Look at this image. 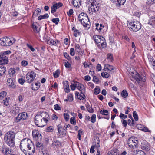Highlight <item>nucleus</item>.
<instances>
[{"label": "nucleus", "instance_id": "f257e3e1", "mask_svg": "<svg viewBox=\"0 0 155 155\" xmlns=\"http://www.w3.org/2000/svg\"><path fill=\"white\" fill-rule=\"evenodd\" d=\"M20 147L26 155H32L35 151L34 145L29 139H23L20 143Z\"/></svg>", "mask_w": 155, "mask_h": 155}, {"label": "nucleus", "instance_id": "f03ea898", "mask_svg": "<svg viewBox=\"0 0 155 155\" xmlns=\"http://www.w3.org/2000/svg\"><path fill=\"white\" fill-rule=\"evenodd\" d=\"M49 117L48 114L45 112L38 113L35 118V124L38 127H44L48 121Z\"/></svg>", "mask_w": 155, "mask_h": 155}, {"label": "nucleus", "instance_id": "7ed1b4c3", "mask_svg": "<svg viewBox=\"0 0 155 155\" xmlns=\"http://www.w3.org/2000/svg\"><path fill=\"white\" fill-rule=\"evenodd\" d=\"M15 136V134L12 131L8 132L5 135L4 141L8 145L11 147H14Z\"/></svg>", "mask_w": 155, "mask_h": 155}, {"label": "nucleus", "instance_id": "20e7f679", "mask_svg": "<svg viewBox=\"0 0 155 155\" xmlns=\"http://www.w3.org/2000/svg\"><path fill=\"white\" fill-rule=\"evenodd\" d=\"M93 38L97 46L100 49H102L106 47V42L103 37L100 35H94Z\"/></svg>", "mask_w": 155, "mask_h": 155}, {"label": "nucleus", "instance_id": "39448f33", "mask_svg": "<svg viewBox=\"0 0 155 155\" xmlns=\"http://www.w3.org/2000/svg\"><path fill=\"white\" fill-rule=\"evenodd\" d=\"M128 26L130 29L133 31L137 32L141 28L140 23L137 21L134 20L130 22Z\"/></svg>", "mask_w": 155, "mask_h": 155}, {"label": "nucleus", "instance_id": "423d86ee", "mask_svg": "<svg viewBox=\"0 0 155 155\" xmlns=\"http://www.w3.org/2000/svg\"><path fill=\"white\" fill-rule=\"evenodd\" d=\"M15 40L12 38H9L7 37H4L0 39V44L4 46H10L15 42Z\"/></svg>", "mask_w": 155, "mask_h": 155}, {"label": "nucleus", "instance_id": "0eeeda50", "mask_svg": "<svg viewBox=\"0 0 155 155\" xmlns=\"http://www.w3.org/2000/svg\"><path fill=\"white\" fill-rule=\"evenodd\" d=\"M79 20L83 26L87 27L89 25V19L87 14L81 13L78 16Z\"/></svg>", "mask_w": 155, "mask_h": 155}, {"label": "nucleus", "instance_id": "6e6552de", "mask_svg": "<svg viewBox=\"0 0 155 155\" xmlns=\"http://www.w3.org/2000/svg\"><path fill=\"white\" fill-rule=\"evenodd\" d=\"M136 73L134 75V73L132 72L130 74L132 77H130V78L133 81L135 80L139 85H141L142 82H144L146 81V78L144 76L143 78L142 77L136 72Z\"/></svg>", "mask_w": 155, "mask_h": 155}, {"label": "nucleus", "instance_id": "1a4fd4ad", "mask_svg": "<svg viewBox=\"0 0 155 155\" xmlns=\"http://www.w3.org/2000/svg\"><path fill=\"white\" fill-rule=\"evenodd\" d=\"M100 8L99 4H95L93 2L91 3V5L89 8V11L90 14L95 13L99 10Z\"/></svg>", "mask_w": 155, "mask_h": 155}, {"label": "nucleus", "instance_id": "9d476101", "mask_svg": "<svg viewBox=\"0 0 155 155\" xmlns=\"http://www.w3.org/2000/svg\"><path fill=\"white\" fill-rule=\"evenodd\" d=\"M28 117L27 114L25 112L20 113L18 116L15 118V121L18 123L21 120H25Z\"/></svg>", "mask_w": 155, "mask_h": 155}, {"label": "nucleus", "instance_id": "9b49d317", "mask_svg": "<svg viewBox=\"0 0 155 155\" xmlns=\"http://www.w3.org/2000/svg\"><path fill=\"white\" fill-rule=\"evenodd\" d=\"M36 76V74L33 71L28 72L26 75V78L28 83H31Z\"/></svg>", "mask_w": 155, "mask_h": 155}, {"label": "nucleus", "instance_id": "f8f14e48", "mask_svg": "<svg viewBox=\"0 0 155 155\" xmlns=\"http://www.w3.org/2000/svg\"><path fill=\"white\" fill-rule=\"evenodd\" d=\"M63 5L62 3L60 2L54 4L51 8V12L54 13L56 11V9Z\"/></svg>", "mask_w": 155, "mask_h": 155}, {"label": "nucleus", "instance_id": "ddd939ff", "mask_svg": "<svg viewBox=\"0 0 155 155\" xmlns=\"http://www.w3.org/2000/svg\"><path fill=\"white\" fill-rule=\"evenodd\" d=\"M32 28L35 32L38 33L40 31V27L37 22H33L32 25Z\"/></svg>", "mask_w": 155, "mask_h": 155}, {"label": "nucleus", "instance_id": "4468645a", "mask_svg": "<svg viewBox=\"0 0 155 155\" xmlns=\"http://www.w3.org/2000/svg\"><path fill=\"white\" fill-rule=\"evenodd\" d=\"M8 63V57L2 54L0 55V64H5Z\"/></svg>", "mask_w": 155, "mask_h": 155}, {"label": "nucleus", "instance_id": "2eb2a0df", "mask_svg": "<svg viewBox=\"0 0 155 155\" xmlns=\"http://www.w3.org/2000/svg\"><path fill=\"white\" fill-rule=\"evenodd\" d=\"M141 148L146 151H148L150 149V145L147 142H143L141 143Z\"/></svg>", "mask_w": 155, "mask_h": 155}, {"label": "nucleus", "instance_id": "dca6fc26", "mask_svg": "<svg viewBox=\"0 0 155 155\" xmlns=\"http://www.w3.org/2000/svg\"><path fill=\"white\" fill-rule=\"evenodd\" d=\"M32 135L34 139L36 140H37L41 136V134L39 132L36 130H34L32 131Z\"/></svg>", "mask_w": 155, "mask_h": 155}, {"label": "nucleus", "instance_id": "f3484780", "mask_svg": "<svg viewBox=\"0 0 155 155\" xmlns=\"http://www.w3.org/2000/svg\"><path fill=\"white\" fill-rule=\"evenodd\" d=\"M84 93H81L80 94L79 92H76L75 93V95L77 97L78 99L80 100H83L85 98V96L84 94Z\"/></svg>", "mask_w": 155, "mask_h": 155}, {"label": "nucleus", "instance_id": "a211bd4d", "mask_svg": "<svg viewBox=\"0 0 155 155\" xmlns=\"http://www.w3.org/2000/svg\"><path fill=\"white\" fill-rule=\"evenodd\" d=\"M47 43L51 46H56V42L50 38L47 39Z\"/></svg>", "mask_w": 155, "mask_h": 155}, {"label": "nucleus", "instance_id": "6ab92c4d", "mask_svg": "<svg viewBox=\"0 0 155 155\" xmlns=\"http://www.w3.org/2000/svg\"><path fill=\"white\" fill-rule=\"evenodd\" d=\"M128 141L133 144L134 146H136L138 143V140L135 138L133 137L130 138L128 139Z\"/></svg>", "mask_w": 155, "mask_h": 155}, {"label": "nucleus", "instance_id": "aec40b11", "mask_svg": "<svg viewBox=\"0 0 155 155\" xmlns=\"http://www.w3.org/2000/svg\"><path fill=\"white\" fill-rule=\"evenodd\" d=\"M81 0H73V5L76 7H79L81 5Z\"/></svg>", "mask_w": 155, "mask_h": 155}, {"label": "nucleus", "instance_id": "412c9836", "mask_svg": "<svg viewBox=\"0 0 155 155\" xmlns=\"http://www.w3.org/2000/svg\"><path fill=\"white\" fill-rule=\"evenodd\" d=\"M85 106L86 107L87 110L89 113H93L94 111V110L91 107L90 105L88 103H87L85 104Z\"/></svg>", "mask_w": 155, "mask_h": 155}, {"label": "nucleus", "instance_id": "4be33fe9", "mask_svg": "<svg viewBox=\"0 0 155 155\" xmlns=\"http://www.w3.org/2000/svg\"><path fill=\"white\" fill-rule=\"evenodd\" d=\"M41 10L40 9H37L33 13L32 17L35 18L37 16L40 14L41 12Z\"/></svg>", "mask_w": 155, "mask_h": 155}, {"label": "nucleus", "instance_id": "5701e85b", "mask_svg": "<svg viewBox=\"0 0 155 155\" xmlns=\"http://www.w3.org/2000/svg\"><path fill=\"white\" fill-rule=\"evenodd\" d=\"M6 71V67L2 66L0 67V76H2L5 74Z\"/></svg>", "mask_w": 155, "mask_h": 155}, {"label": "nucleus", "instance_id": "b1692460", "mask_svg": "<svg viewBox=\"0 0 155 155\" xmlns=\"http://www.w3.org/2000/svg\"><path fill=\"white\" fill-rule=\"evenodd\" d=\"M49 17L48 14L46 13L42 15H40L38 18V20H41L42 19H47Z\"/></svg>", "mask_w": 155, "mask_h": 155}, {"label": "nucleus", "instance_id": "393cba45", "mask_svg": "<svg viewBox=\"0 0 155 155\" xmlns=\"http://www.w3.org/2000/svg\"><path fill=\"white\" fill-rule=\"evenodd\" d=\"M77 88L81 92V93H85V88L84 86L82 84L80 86L78 87Z\"/></svg>", "mask_w": 155, "mask_h": 155}, {"label": "nucleus", "instance_id": "a878e982", "mask_svg": "<svg viewBox=\"0 0 155 155\" xmlns=\"http://www.w3.org/2000/svg\"><path fill=\"white\" fill-rule=\"evenodd\" d=\"M136 155H146L144 152L140 150H136Z\"/></svg>", "mask_w": 155, "mask_h": 155}, {"label": "nucleus", "instance_id": "bb28decb", "mask_svg": "<svg viewBox=\"0 0 155 155\" xmlns=\"http://www.w3.org/2000/svg\"><path fill=\"white\" fill-rule=\"evenodd\" d=\"M7 92L5 91H2L0 93V99H3L7 95Z\"/></svg>", "mask_w": 155, "mask_h": 155}, {"label": "nucleus", "instance_id": "cd10ccee", "mask_svg": "<svg viewBox=\"0 0 155 155\" xmlns=\"http://www.w3.org/2000/svg\"><path fill=\"white\" fill-rule=\"evenodd\" d=\"M52 145L53 146L59 147L61 146V143L58 140H54V141L53 142Z\"/></svg>", "mask_w": 155, "mask_h": 155}, {"label": "nucleus", "instance_id": "c85d7f7f", "mask_svg": "<svg viewBox=\"0 0 155 155\" xmlns=\"http://www.w3.org/2000/svg\"><path fill=\"white\" fill-rule=\"evenodd\" d=\"M100 113L101 114L104 115H107L109 114V112L108 111L105 109L101 110L100 111Z\"/></svg>", "mask_w": 155, "mask_h": 155}, {"label": "nucleus", "instance_id": "c756f323", "mask_svg": "<svg viewBox=\"0 0 155 155\" xmlns=\"http://www.w3.org/2000/svg\"><path fill=\"white\" fill-rule=\"evenodd\" d=\"M122 97L124 98L127 97L128 96V93L126 90H123L121 94Z\"/></svg>", "mask_w": 155, "mask_h": 155}, {"label": "nucleus", "instance_id": "7c9ffc66", "mask_svg": "<svg viewBox=\"0 0 155 155\" xmlns=\"http://www.w3.org/2000/svg\"><path fill=\"white\" fill-rule=\"evenodd\" d=\"M105 67L106 68L108 71H110L114 69L113 66L109 64L105 65Z\"/></svg>", "mask_w": 155, "mask_h": 155}, {"label": "nucleus", "instance_id": "2f4dec72", "mask_svg": "<svg viewBox=\"0 0 155 155\" xmlns=\"http://www.w3.org/2000/svg\"><path fill=\"white\" fill-rule=\"evenodd\" d=\"M9 98H6L5 99L3 100V103L4 105L8 106L9 105Z\"/></svg>", "mask_w": 155, "mask_h": 155}, {"label": "nucleus", "instance_id": "473e14b6", "mask_svg": "<svg viewBox=\"0 0 155 155\" xmlns=\"http://www.w3.org/2000/svg\"><path fill=\"white\" fill-rule=\"evenodd\" d=\"M2 152H3V153L7 154H8L10 153H11V150H9V149L7 148H6L5 149V152H4V150L3 148H2Z\"/></svg>", "mask_w": 155, "mask_h": 155}, {"label": "nucleus", "instance_id": "72a5a7b5", "mask_svg": "<svg viewBox=\"0 0 155 155\" xmlns=\"http://www.w3.org/2000/svg\"><path fill=\"white\" fill-rule=\"evenodd\" d=\"M108 155H119V153L114 150H111L108 153Z\"/></svg>", "mask_w": 155, "mask_h": 155}, {"label": "nucleus", "instance_id": "f704fd0d", "mask_svg": "<svg viewBox=\"0 0 155 155\" xmlns=\"http://www.w3.org/2000/svg\"><path fill=\"white\" fill-rule=\"evenodd\" d=\"M101 75L103 78H107L109 76V74L107 72H102Z\"/></svg>", "mask_w": 155, "mask_h": 155}, {"label": "nucleus", "instance_id": "c9c22d12", "mask_svg": "<svg viewBox=\"0 0 155 155\" xmlns=\"http://www.w3.org/2000/svg\"><path fill=\"white\" fill-rule=\"evenodd\" d=\"M70 122L71 124L74 125H75L76 123L75 117H71L70 119Z\"/></svg>", "mask_w": 155, "mask_h": 155}, {"label": "nucleus", "instance_id": "e433bc0d", "mask_svg": "<svg viewBox=\"0 0 155 155\" xmlns=\"http://www.w3.org/2000/svg\"><path fill=\"white\" fill-rule=\"evenodd\" d=\"M133 116L135 121H137L138 119V115L137 114L136 111H134L133 113Z\"/></svg>", "mask_w": 155, "mask_h": 155}, {"label": "nucleus", "instance_id": "4c0bfd02", "mask_svg": "<svg viewBox=\"0 0 155 155\" xmlns=\"http://www.w3.org/2000/svg\"><path fill=\"white\" fill-rule=\"evenodd\" d=\"M19 109L18 107H14L12 109V113L14 114H18L19 113Z\"/></svg>", "mask_w": 155, "mask_h": 155}, {"label": "nucleus", "instance_id": "58836bf2", "mask_svg": "<svg viewBox=\"0 0 155 155\" xmlns=\"http://www.w3.org/2000/svg\"><path fill=\"white\" fill-rule=\"evenodd\" d=\"M59 71L58 69L55 72L53 73V75L54 78H57L59 76Z\"/></svg>", "mask_w": 155, "mask_h": 155}, {"label": "nucleus", "instance_id": "ea45409f", "mask_svg": "<svg viewBox=\"0 0 155 155\" xmlns=\"http://www.w3.org/2000/svg\"><path fill=\"white\" fill-rule=\"evenodd\" d=\"M155 22V20L153 18L150 19L149 21L148 22V24L151 25H153Z\"/></svg>", "mask_w": 155, "mask_h": 155}, {"label": "nucleus", "instance_id": "a19ab883", "mask_svg": "<svg viewBox=\"0 0 155 155\" xmlns=\"http://www.w3.org/2000/svg\"><path fill=\"white\" fill-rule=\"evenodd\" d=\"M15 68H11L9 71V74L12 75L15 73Z\"/></svg>", "mask_w": 155, "mask_h": 155}, {"label": "nucleus", "instance_id": "79ce46f5", "mask_svg": "<svg viewBox=\"0 0 155 155\" xmlns=\"http://www.w3.org/2000/svg\"><path fill=\"white\" fill-rule=\"evenodd\" d=\"M64 117L66 121H68L69 119V116L67 113H64Z\"/></svg>", "mask_w": 155, "mask_h": 155}, {"label": "nucleus", "instance_id": "37998d69", "mask_svg": "<svg viewBox=\"0 0 155 155\" xmlns=\"http://www.w3.org/2000/svg\"><path fill=\"white\" fill-rule=\"evenodd\" d=\"M100 89L99 88H95L94 89V93L96 95L100 93Z\"/></svg>", "mask_w": 155, "mask_h": 155}, {"label": "nucleus", "instance_id": "c03bdc74", "mask_svg": "<svg viewBox=\"0 0 155 155\" xmlns=\"http://www.w3.org/2000/svg\"><path fill=\"white\" fill-rule=\"evenodd\" d=\"M96 116L95 114H93L91 117V122L94 123L96 121Z\"/></svg>", "mask_w": 155, "mask_h": 155}, {"label": "nucleus", "instance_id": "a18cd8bd", "mask_svg": "<svg viewBox=\"0 0 155 155\" xmlns=\"http://www.w3.org/2000/svg\"><path fill=\"white\" fill-rule=\"evenodd\" d=\"M36 147L39 148H41V149L43 147L42 143H40L38 142H37L36 143Z\"/></svg>", "mask_w": 155, "mask_h": 155}, {"label": "nucleus", "instance_id": "49530a36", "mask_svg": "<svg viewBox=\"0 0 155 155\" xmlns=\"http://www.w3.org/2000/svg\"><path fill=\"white\" fill-rule=\"evenodd\" d=\"M52 21L56 24H58L59 21V20L58 18H53L52 19Z\"/></svg>", "mask_w": 155, "mask_h": 155}, {"label": "nucleus", "instance_id": "de8ad7c7", "mask_svg": "<svg viewBox=\"0 0 155 155\" xmlns=\"http://www.w3.org/2000/svg\"><path fill=\"white\" fill-rule=\"evenodd\" d=\"M147 4H152L155 3V0H147L146 2Z\"/></svg>", "mask_w": 155, "mask_h": 155}, {"label": "nucleus", "instance_id": "09e8293b", "mask_svg": "<svg viewBox=\"0 0 155 155\" xmlns=\"http://www.w3.org/2000/svg\"><path fill=\"white\" fill-rule=\"evenodd\" d=\"M93 81L94 82L97 83L99 81V79L98 78L95 76H93Z\"/></svg>", "mask_w": 155, "mask_h": 155}, {"label": "nucleus", "instance_id": "8fccbe9b", "mask_svg": "<svg viewBox=\"0 0 155 155\" xmlns=\"http://www.w3.org/2000/svg\"><path fill=\"white\" fill-rule=\"evenodd\" d=\"M74 36L75 37H77L80 34V32L78 30H75L74 33Z\"/></svg>", "mask_w": 155, "mask_h": 155}, {"label": "nucleus", "instance_id": "3c124183", "mask_svg": "<svg viewBox=\"0 0 155 155\" xmlns=\"http://www.w3.org/2000/svg\"><path fill=\"white\" fill-rule=\"evenodd\" d=\"M53 130V127L51 126L49 127L47 129V131L48 132H51Z\"/></svg>", "mask_w": 155, "mask_h": 155}, {"label": "nucleus", "instance_id": "603ef678", "mask_svg": "<svg viewBox=\"0 0 155 155\" xmlns=\"http://www.w3.org/2000/svg\"><path fill=\"white\" fill-rule=\"evenodd\" d=\"M54 107V108L56 110H61V108L58 104H56L55 105Z\"/></svg>", "mask_w": 155, "mask_h": 155}, {"label": "nucleus", "instance_id": "864d4df0", "mask_svg": "<svg viewBox=\"0 0 155 155\" xmlns=\"http://www.w3.org/2000/svg\"><path fill=\"white\" fill-rule=\"evenodd\" d=\"M141 130H142L146 132H151V131L149 130L147 127H143L142 129H141Z\"/></svg>", "mask_w": 155, "mask_h": 155}, {"label": "nucleus", "instance_id": "5fc2aeb1", "mask_svg": "<svg viewBox=\"0 0 155 155\" xmlns=\"http://www.w3.org/2000/svg\"><path fill=\"white\" fill-rule=\"evenodd\" d=\"M64 55L65 58L68 60H70L71 59L70 57L69 54H67L66 52H65L64 53Z\"/></svg>", "mask_w": 155, "mask_h": 155}, {"label": "nucleus", "instance_id": "6e6d98bb", "mask_svg": "<svg viewBox=\"0 0 155 155\" xmlns=\"http://www.w3.org/2000/svg\"><path fill=\"white\" fill-rule=\"evenodd\" d=\"M26 45L32 51L34 52L35 51V49L32 47L31 45H30L28 44H27Z\"/></svg>", "mask_w": 155, "mask_h": 155}, {"label": "nucleus", "instance_id": "4d7b16f0", "mask_svg": "<svg viewBox=\"0 0 155 155\" xmlns=\"http://www.w3.org/2000/svg\"><path fill=\"white\" fill-rule=\"evenodd\" d=\"M73 13V11L72 9H70L69 11L67 12V14L68 15L70 16Z\"/></svg>", "mask_w": 155, "mask_h": 155}, {"label": "nucleus", "instance_id": "13d9d810", "mask_svg": "<svg viewBox=\"0 0 155 155\" xmlns=\"http://www.w3.org/2000/svg\"><path fill=\"white\" fill-rule=\"evenodd\" d=\"M121 121L122 122V124H123V126L124 127H126L127 125V122L126 120L124 119H122L121 120Z\"/></svg>", "mask_w": 155, "mask_h": 155}, {"label": "nucleus", "instance_id": "bf43d9fd", "mask_svg": "<svg viewBox=\"0 0 155 155\" xmlns=\"http://www.w3.org/2000/svg\"><path fill=\"white\" fill-rule=\"evenodd\" d=\"M70 54L72 56H73L74 55V48H71Z\"/></svg>", "mask_w": 155, "mask_h": 155}, {"label": "nucleus", "instance_id": "052dcab7", "mask_svg": "<svg viewBox=\"0 0 155 155\" xmlns=\"http://www.w3.org/2000/svg\"><path fill=\"white\" fill-rule=\"evenodd\" d=\"M58 130V132L59 134H60L61 132V130L62 126L61 124H59L57 126Z\"/></svg>", "mask_w": 155, "mask_h": 155}, {"label": "nucleus", "instance_id": "680f3d73", "mask_svg": "<svg viewBox=\"0 0 155 155\" xmlns=\"http://www.w3.org/2000/svg\"><path fill=\"white\" fill-rule=\"evenodd\" d=\"M113 56L111 54H107V59L110 60V61H111L112 59Z\"/></svg>", "mask_w": 155, "mask_h": 155}, {"label": "nucleus", "instance_id": "e2e57ef3", "mask_svg": "<svg viewBox=\"0 0 155 155\" xmlns=\"http://www.w3.org/2000/svg\"><path fill=\"white\" fill-rule=\"evenodd\" d=\"M120 117L121 119H125L127 117V116L126 115H125L122 113H121L120 115Z\"/></svg>", "mask_w": 155, "mask_h": 155}, {"label": "nucleus", "instance_id": "0e129e2a", "mask_svg": "<svg viewBox=\"0 0 155 155\" xmlns=\"http://www.w3.org/2000/svg\"><path fill=\"white\" fill-rule=\"evenodd\" d=\"M18 81L20 84L22 85L25 82V81L23 79L20 78L18 79Z\"/></svg>", "mask_w": 155, "mask_h": 155}, {"label": "nucleus", "instance_id": "69168bd1", "mask_svg": "<svg viewBox=\"0 0 155 155\" xmlns=\"http://www.w3.org/2000/svg\"><path fill=\"white\" fill-rule=\"evenodd\" d=\"M21 63L22 65L24 66H26L28 64V63L27 61L25 60L22 61Z\"/></svg>", "mask_w": 155, "mask_h": 155}, {"label": "nucleus", "instance_id": "338daca9", "mask_svg": "<svg viewBox=\"0 0 155 155\" xmlns=\"http://www.w3.org/2000/svg\"><path fill=\"white\" fill-rule=\"evenodd\" d=\"M94 146H92L90 148V152L91 153H93L94 152Z\"/></svg>", "mask_w": 155, "mask_h": 155}, {"label": "nucleus", "instance_id": "774afa93", "mask_svg": "<svg viewBox=\"0 0 155 155\" xmlns=\"http://www.w3.org/2000/svg\"><path fill=\"white\" fill-rule=\"evenodd\" d=\"M64 65L65 67L67 68H70L71 67V64L68 62L67 63H64Z\"/></svg>", "mask_w": 155, "mask_h": 155}]
</instances>
